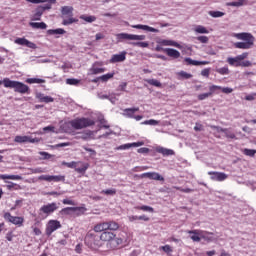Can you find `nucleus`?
Returning <instances> with one entry per match:
<instances>
[{
    "mask_svg": "<svg viewBox=\"0 0 256 256\" xmlns=\"http://www.w3.org/2000/svg\"><path fill=\"white\" fill-rule=\"evenodd\" d=\"M14 143H39V138L17 135L14 138Z\"/></svg>",
    "mask_w": 256,
    "mask_h": 256,
    "instance_id": "obj_11",
    "label": "nucleus"
},
{
    "mask_svg": "<svg viewBox=\"0 0 256 256\" xmlns=\"http://www.w3.org/2000/svg\"><path fill=\"white\" fill-rule=\"evenodd\" d=\"M39 155H41L42 159H51V154L47 152H39Z\"/></svg>",
    "mask_w": 256,
    "mask_h": 256,
    "instance_id": "obj_63",
    "label": "nucleus"
},
{
    "mask_svg": "<svg viewBox=\"0 0 256 256\" xmlns=\"http://www.w3.org/2000/svg\"><path fill=\"white\" fill-rule=\"evenodd\" d=\"M233 37L240 41L245 42H236L234 43V47L236 49H251L253 45H255V36L251 33L242 32V33H234Z\"/></svg>",
    "mask_w": 256,
    "mask_h": 256,
    "instance_id": "obj_1",
    "label": "nucleus"
},
{
    "mask_svg": "<svg viewBox=\"0 0 256 256\" xmlns=\"http://www.w3.org/2000/svg\"><path fill=\"white\" fill-rule=\"evenodd\" d=\"M4 87L6 89H14L15 93H20L21 95L29 93V86L27 84L9 78H4Z\"/></svg>",
    "mask_w": 256,
    "mask_h": 256,
    "instance_id": "obj_2",
    "label": "nucleus"
},
{
    "mask_svg": "<svg viewBox=\"0 0 256 256\" xmlns=\"http://www.w3.org/2000/svg\"><path fill=\"white\" fill-rule=\"evenodd\" d=\"M194 31L200 35H208L209 31L207 30V28L203 25H197L194 28Z\"/></svg>",
    "mask_w": 256,
    "mask_h": 256,
    "instance_id": "obj_32",
    "label": "nucleus"
},
{
    "mask_svg": "<svg viewBox=\"0 0 256 256\" xmlns=\"http://www.w3.org/2000/svg\"><path fill=\"white\" fill-rule=\"evenodd\" d=\"M160 249L164 251V253H173V249L170 245L161 246Z\"/></svg>",
    "mask_w": 256,
    "mask_h": 256,
    "instance_id": "obj_56",
    "label": "nucleus"
},
{
    "mask_svg": "<svg viewBox=\"0 0 256 256\" xmlns=\"http://www.w3.org/2000/svg\"><path fill=\"white\" fill-rule=\"evenodd\" d=\"M48 35H65V29L57 28V29H50L47 31Z\"/></svg>",
    "mask_w": 256,
    "mask_h": 256,
    "instance_id": "obj_33",
    "label": "nucleus"
},
{
    "mask_svg": "<svg viewBox=\"0 0 256 256\" xmlns=\"http://www.w3.org/2000/svg\"><path fill=\"white\" fill-rule=\"evenodd\" d=\"M210 73H211V69L209 68H205L201 71L202 77H209Z\"/></svg>",
    "mask_w": 256,
    "mask_h": 256,
    "instance_id": "obj_59",
    "label": "nucleus"
},
{
    "mask_svg": "<svg viewBox=\"0 0 256 256\" xmlns=\"http://www.w3.org/2000/svg\"><path fill=\"white\" fill-rule=\"evenodd\" d=\"M249 57V53L244 52L236 57H228L227 63L231 65V67H241V61H245Z\"/></svg>",
    "mask_w": 256,
    "mask_h": 256,
    "instance_id": "obj_6",
    "label": "nucleus"
},
{
    "mask_svg": "<svg viewBox=\"0 0 256 256\" xmlns=\"http://www.w3.org/2000/svg\"><path fill=\"white\" fill-rule=\"evenodd\" d=\"M136 209H140V211H146L148 213H153V207L151 206H139Z\"/></svg>",
    "mask_w": 256,
    "mask_h": 256,
    "instance_id": "obj_52",
    "label": "nucleus"
},
{
    "mask_svg": "<svg viewBox=\"0 0 256 256\" xmlns=\"http://www.w3.org/2000/svg\"><path fill=\"white\" fill-rule=\"evenodd\" d=\"M141 177L142 179H152L153 181H165V178L157 172H146Z\"/></svg>",
    "mask_w": 256,
    "mask_h": 256,
    "instance_id": "obj_13",
    "label": "nucleus"
},
{
    "mask_svg": "<svg viewBox=\"0 0 256 256\" xmlns=\"http://www.w3.org/2000/svg\"><path fill=\"white\" fill-rule=\"evenodd\" d=\"M196 39L200 43H209V37L207 36H198Z\"/></svg>",
    "mask_w": 256,
    "mask_h": 256,
    "instance_id": "obj_57",
    "label": "nucleus"
},
{
    "mask_svg": "<svg viewBox=\"0 0 256 256\" xmlns=\"http://www.w3.org/2000/svg\"><path fill=\"white\" fill-rule=\"evenodd\" d=\"M115 234L113 232L105 231L100 235V241H113Z\"/></svg>",
    "mask_w": 256,
    "mask_h": 256,
    "instance_id": "obj_27",
    "label": "nucleus"
},
{
    "mask_svg": "<svg viewBox=\"0 0 256 256\" xmlns=\"http://www.w3.org/2000/svg\"><path fill=\"white\" fill-rule=\"evenodd\" d=\"M243 153H244V155H247V157H255L256 150L245 148L243 150Z\"/></svg>",
    "mask_w": 256,
    "mask_h": 256,
    "instance_id": "obj_45",
    "label": "nucleus"
},
{
    "mask_svg": "<svg viewBox=\"0 0 256 256\" xmlns=\"http://www.w3.org/2000/svg\"><path fill=\"white\" fill-rule=\"evenodd\" d=\"M32 173L34 174L47 173V168H41V167L34 168L32 169Z\"/></svg>",
    "mask_w": 256,
    "mask_h": 256,
    "instance_id": "obj_53",
    "label": "nucleus"
},
{
    "mask_svg": "<svg viewBox=\"0 0 256 256\" xmlns=\"http://www.w3.org/2000/svg\"><path fill=\"white\" fill-rule=\"evenodd\" d=\"M85 244L91 249H97V247H101V238L93 232H88L85 237Z\"/></svg>",
    "mask_w": 256,
    "mask_h": 256,
    "instance_id": "obj_3",
    "label": "nucleus"
},
{
    "mask_svg": "<svg viewBox=\"0 0 256 256\" xmlns=\"http://www.w3.org/2000/svg\"><path fill=\"white\" fill-rule=\"evenodd\" d=\"M80 19H82V21H86V23H94V21H97V17L87 15H81Z\"/></svg>",
    "mask_w": 256,
    "mask_h": 256,
    "instance_id": "obj_37",
    "label": "nucleus"
},
{
    "mask_svg": "<svg viewBox=\"0 0 256 256\" xmlns=\"http://www.w3.org/2000/svg\"><path fill=\"white\" fill-rule=\"evenodd\" d=\"M57 209H59V203L52 202V203L43 205L40 208V213H44V215H52V213H55V211H57Z\"/></svg>",
    "mask_w": 256,
    "mask_h": 256,
    "instance_id": "obj_8",
    "label": "nucleus"
},
{
    "mask_svg": "<svg viewBox=\"0 0 256 256\" xmlns=\"http://www.w3.org/2000/svg\"><path fill=\"white\" fill-rule=\"evenodd\" d=\"M255 99H256V93L248 94V95L245 97V100H246V101H255Z\"/></svg>",
    "mask_w": 256,
    "mask_h": 256,
    "instance_id": "obj_60",
    "label": "nucleus"
},
{
    "mask_svg": "<svg viewBox=\"0 0 256 256\" xmlns=\"http://www.w3.org/2000/svg\"><path fill=\"white\" fill-rule=\"evenodd\" d=\"M0 179H2L3 181H5V179H11L12 181H21L23 177H21L20 175L1 174Z\"/></svg>",
    "mask_w": 256,
    "mask_h": 256,
    "instance_id": "obj_30",
    "label": "nucleus"
},
{
    "mask_svg": "<svg viewBox=\"0 0 256 256\" xmlns=\"http://www.w3.org/2000/svg\"><path fill=\"white\" fill-rule=\"evenodd\" d=\"M132 29H142V31H148L150 33H159V29L143 24L132 25Z\"/></svg>",
    "mask_w": 256,
    "mask_h": 256,
    "instance_id": "obj_20",
    "label": "nucleus"
},
{
    "mask_svg": "<svg viewBox=\"0 0 256 256\" xmlns=\"http://www.w3.org/2000/svg\"><path fill=\"white\" fill-rule=\"evenodd\" d=\"M127 59V52L123 51L120 54L112 55L110 63H123Z\"/></svg>",
    "mask_w": 256,
    "mask_h": 256,
    "instance_id": "obj_15",
    "label": "nucleus"
},
{
    "mask_svg": "<svg viewBox=\"0 0 256 256\" xmlns=\"http://www.w3.org/2000/svg\"><path fill=\"white\" fill-rule=\"evenodd\" d=\"M77 19L71 17V18H68V19H64L63 22H62V25H72V23H77Z\"/></svg>",
    "mask_w": 256,
    "mask_h": 256,
    "instance_id": "obj_49",
    "label": "nucleus"
},
{
    "mask_svg": "<svg viewBox=\"0 0 256 256\" xmlns=\"http://www.w3.org/2000/svg\"><path fill=\"white\" fill-rule=\"evenodd\" d=\"M100 193H102L103 195H116L117 190L115 188L112 189H107V190H102Z\"/></svg>",
    "mask_w": 256,
    "mask_h": 256,
    "instance_id": "obj_47",
    "label": "nucleus"
},
{
    "mask_svg": "<svg viewBox=\"0 0 256 256\" xmlns=\"http://www.w3.org/2000/svg\"><path fill=\"white\" fill-rule=\"evenodd\" d=\"M212 92H207V93H202L198 95V100L199 101H205V99H209V97H211Z\"/></svg>",
    "mask_w": 256,
    "mask_h": 256,
    "instance_id": "obj_46",
    "label": "nucleus"
},
{
    "mask_svg": "<svg viewBox=\"0 0 256 256\" xmlns=\"http://www.w3.org/2000/svg\"><path fill=\"white\" fill-rule=\"evenodd\" d=\"M80 164L82 166L76 168L77 173H85V171H87L89 169V164L88 163H83V162H80Z\"/></svg>",
    "mask_w": 256,
    "mask_h": 256,
    "instance_id": "obj_42",
    "label": "nucleus"
},
{
    "mask_svg": "<svg viewBox=\"0 0 256 256\" xmlns=\"http://www.w3.org/2000/svg\"><path fill=\"white\" fill-rule=\"evenodd\" d=\"M4 219L5 221H8V223L18 225V227L23 226V223L25 222V218L19 216H12L9 212L4 213Z\"/></svg>",
    "mask_w": 256,
    "mask_h": 256,
    "instance_id": "obj_7",
    "label": "nucleus"
},
{
    "mask_svg": "<svg viewBox=\"0 0 256 256\" xmlns=\"http://www.w3.org/2000/svg\"><path fill=\"white\" fill-rule=\"evenodd\" d=\"M178 75L180 77H182L183 79H191V77H193V75H191V74H189V73H187L185 71L179 72Z\"/></svg>",
    "mask_w": 256,
    "mask_h": 256,
    "instance_id": "obj_55",
    "label": "nucleus"
},
{
    "mask_svg": "<svg viewBox=\"0 0 256 256\" xmlns=\"http://www.w3.org/2000/svg\"><path fill=\"white\" fill-rule=\"evenodd\" d=\"M107 229L109 231H117V229H119V224L117 222H113V221H110V222H107Z\"/></svg>",
    "mask_w": 256,
    "mask_h": 256,
    "instance_id": "obj_38",
    "label": "nucleus"
},
{
    "mask_svg": "<svg viewBox=\"0 0 256 256\" xmlns=\"http://www.w3.org/2000/svg\"><path fill=\"white\" fill-rule=\"evenodd\" d=\"M57 229H61V222L58 220H50L46 225V235L50 237Z\"/></svg>",
    "mask_w": 256,
    "mask_h": 256,
    "instance_id": "obj_9",
    "label": "nucleus"
},
{
    "mask_svg": "<svg viewBox=\"0 0 256 256\" xmlns=\"http://www.w3.org/2000/svg\"><path fill=\"white\" fill-rule=\"evenodd\" d=\"M216 73H219V75H229L231 71H229V67L224 66L222 68H217Z\"/></svg>",
    "mask_w": 256,
    "mask_h": 256,
    "instance_id": "obj_40",
    "label": "nucleus"
},
{
    "mask_svg": "<svg viewBox=\"0 0 256 256\" xmlns=\"http://www.w3.org/2000/svg\"><path fill=\"white\" fill-rule=\"evenodd\" d=\"M36 99H38L39 103H53L55 99L51 96H47L41 92L36 93Z\"/></svg>",
    "mask_w": 256,
    "mask_h": 256,
    "instance_id": "obj_17",
    "label": "nucleus"
},
{
    "mask_svg": "<svg viewBox=\"0 0 256 256\" xmlns=\"http://www.w3.org/2000/svg\"><path fill=\"white\" fill-rule=\"evenodd\" d=\"M108 227L109 226H107V222H102L94 226V231L95 233H101L103 231L105 232L108 231Z\"/></svg>",
    "mask_w": 256,
    "mask_h": 256,
    "instance_id": "obj_28",
    "label": "nucleus"
},
{
    "mask_svg": "<svg viewBox=\"0 0 256 256\" xmlns=\"http://www.w3.org/2000/svg\"><path fill=\"white\" fill-rule=\"evenodd\" d=\"M146 83L153 85V87H162V84L157 79H148L146 80Z\"/></svg>",
    "mask_w": 256,
    "mask_h": 256,
    "instance_id": "obj_44",
    "label": "nucleus"
},
{
    "mask_svg": "<svg viewBox=\"0 0 256 256\" xmlns=\"http://www.w3.org/2000/svg\"><path fill=\"white\" fill-rule=\"evenodd\" d=\"M208 14L210 15V17H213L214 19L225 16V13L221 11H209Z\"/></svg>",
    "mask_w": 256,
    "mask_h": 256,
    "instance_id": "obj_39",
    "label": "nucleus"
},
{
    "mask_svg": "<svg viewBox=\"0 0 256 256\" xmlns=\"http://www.w3.org/2000/svg\"><path fill=\"white\" fill-rule=\"evenodd\" d=\"M184 61L187 63V65H193L195 67L199 65H209V61H197L191 58H185Z\"/></svg>",
    "mask_w": 256,
    "mask_h": 256,
    "instance_id": "obj_26",
    "label": "nucleus"
},
{
    "mask_svg": "<svg viewBox=\"0 0 256 256\" xmlns=\"http://www.w3.org/2000/svg\"><path fill=\"white\" fill-rule=\"evenodd\" d=\"M164 53H166V55H168V57H171L172 59H179V57H181V52L173 48H165Z\"/></svg>",
    "mask_w": 256,
    "mask_h": 256,
    "instance_id": "obj_21",
    "label": "nucleus"
},
{
    "mask_svg": "<svg viewBox=\"0 0 256 256\" xmlns=\"http://www.w3.org/2000/svg\"><path fill=\"white\" fill-rule=\"evenodd\" d=\"M117 151H126L127 149H131V144H124V145H120L117 148Z\"/></svg>",
    "mask_w": 256,
    "mask_h": 256,
    "instance_id": "obj_54",
    "label": "nucleus"
},
{
    "mask_svg": "<svg viewBox=\"0 0 256 256\" xmlns=\"http://www.w3.org/2000/svg\"><path fill=\"white\" fill-rule=\"evenodd\" d=\"M77 211H83V207H66L60 211V215H73Z\"/></svg>",
    "mask_w": 256,
    "mask_h": 256,
    "instance_id": "obj_19",
    "label": "nucleus"
},
{
    "mask_svg": "<svg viewBox=\"0 0 256 256\" xmlns=\"http://www.w3.org/2000/svg\"><path fill=\"white\" fill-rule=\"evenodd\" d=\"M120 94L116 93H109V94H98L99 99H109L113 105L117 102V97H119ZM117 96V97H116Z\"/></svg>",
    "mask_w": 256,
    "mask_h": 256,
    "instance_id": "obj_23",
    "label": "nucleus"
},
{
    "mask_svg": "<svg viewBox=\"0 0 256 256\" xmlns=\"http://www.w3.org/2000/svg\"><path fill=\"white\" fill-rule=\"evenodd\" d=\"M66 83H67V85H79L80 80L75 79V78H68L66 80Z\"/></svg>",
    "mask_w": 256,
    "mask_h": 256,
    "instance_id": "obj_51",
    "label": "nucleus"
},
{
    "mask_svg": "<svg viewBox=\"0 0 256 256\" xmlns=\"http://www.w3.org/2000/svg\"><path fill=\"white\" fill-rule=\"evenodd\" d=\"M26 83H29L30 85H33L34 83L41 84V83H45V79L28 78V79H26Z\"/></svg>",
    "mask_w": 256,
    "mask_h": 256,
    "instance_id": "obj_36",
    "label": "nucleus"
},
{
    "mask_svg": "<svg viewBox=\"0 0 256 256\" xmlns=\"http://www.w3.org/2000/svg\"><path fill=\"white\" fill-rule=\"evenodd\" d=\"M158 124H159V121L153 120V119L145 120L144 122H141V125H151V126H155V125H158Z\"/></svg>",
    "mask_w": 256,
    "mask_h": 256,
    "instance_id": "obj_48",
    "label": "nucleus"
},
{
    "mask_svg": "<svg viewBox=\"0 0 256 256\" xmlns=\"http://www.w3.org/2000/svg\"><path fill=\"white\" fill-rule=\"evenodd\" d=\"M41 17H43V10L37 7L31 17V21H41Z\"/></svg>",
    "mask_w": 256,
    "mask_h": 256,
    "instance_id": "obj_29",
    "label": "nucleus"
},
{
    "mask_svg": "<svg viewBox=\"0 0 256 256\" xmlns=\"http://www.w3.org/2000/svg\"><path fill=\"white\" fill-rule=\"evenodd\" d=\"M62 15H73V7L71 6H63L61 8Z\"/></svg>",
    "mask_w": 256,
    "mask_h": 256,
    "instance_id": "obj_35",
    "label": "nucleus"
},
{
    "mask_svg": "<svg viewBox=\"0 0 256 256\" xmlns=\"http://www.w3.org/2000/svg\"><path fill=\"white\" fill-rule=\"evenodd\" d=\"M29 25L32 29H47V24L45 22H30Z\"/></svg>",
    "mask_w": 256,
    "mask_h": 256,
    "instance_id": "obj_31",
    "label": "nucleus"
},
{
    "mask_svg": "<svg viewBox=\"0 0 256 256\" xmlns=\"http://www.w3.org/2000/svg\"><path fill=\"white\" fill-rule=\"evenodd\" d=\"M157 43L158 45H162L163 47H177V49H181L180 44L173 40L160 39L157 40Z\"/></svg>",
    "mask_w": 256,
    "mask_h": 256,
    "instance_id": "obj_16",
    "label": "nucleus"
},
{
    "mask_svg": "<svg viewBox=\"0 0 256 256\" xmlns=\"http://www.w3.org/2000/svg\"><path fill=\"white\" fill-rule=\"evenodd\" d=\"M113 77H115V73H108L98 77V79L103 83H107V81H109V79H113Z\"/></svg>",
    "mask_w": 256,
    "mask_h": 256,
    "instance_id": "obj_34",
    "label": "nucleus"
},
{
    "mask_svg": "<svg viewBox=\"0 0 256 256\" xmlns=\"http://www.w3.org/2000/svg\"><path fill=\"white\" fill-rule=\"evenodd\" d=\"M211 176L212 181H225L227 179V174L223 172H208Z\"/></svg>",
    "mask_w": 256,
    "mask_h": 256,
    "instance_id": "obj_18",
    "label": "nucleus"
},
{
    "mask_svg": "<svg viewBox=\"0 0 256 256\" xmlns=\"http://www.w3.org/2000/svg\"><path fill=\"white\" fill-rule=\"evenodd\" d=\"M202 239H205V241H215V238L213 237V233H209V232H202L201 235Z\"/></svg>",
    "mask_w": 256,
    "mask_h": 256,
    "instance_id": "obj_41",
    "label": "nucleus"
},
{
    "mask_svg": "<svg viewBox=\"0 0 256 256\" xmlns=\"http://www.w3.org/2000/svg\"><path fill=\"white\" fill-rule=\"evenodd\" d=\"M103 67V62H95L92 64V67L89 69V75H101V73H105V68Z\"/></svg>",
    "mask_w": 256,
    "mask_h": 256,
    "instance_id": "obj_12",
    "label": "nucleus"
},
{
    "mask_svg": "<svg viewBox=\"0 0 256 256\" xmlns=\"http://www.w3.org/2000/svg\"><path fill=\"white\" fill-rule=\"evenodd\" d=\"M62 203L63 205H75V201L69 199H64Z\"/></svg>",
    "mask_w": 256,
    "mask_h": 256,
    "instance_id": "obj_64",
    "label": "nucleus"
},
{
    "mask_svg": "<svg viewBox=\"0 0 256 256\" xmlns=\"http://www.w3.org/2000/svg\"><path fill=\"white\" fill-rule=\"evenodd\" d=\"M79 163H81V162L72 161V162H68V164H66V165L69 169H76V167H77V165H79Z\"/></svg>",
    "mask_w": 256,
    "mask_h": 256,
    "instance_id": "obj_58",
    "label": "nucleus"
},
{
    "mask_svg": "<svg viewBox=\"0 0 256 256\" xmlns=\"http://www.w3.org/2000/svg\"><path fill=\"white\" fill-rule=\"evenodd\" d=\"M201 230H189L188 233L189 235H191V239L192 241H195L196 243H199V241H201V235H202Z\"/></svg>",
    "mask_w": 256,
    "mask_h": 256,
    "instance_id": "obj_24",
    "label": "nucleus"
},
{
    "mask_svg": "<svg viewBox=\"0 0 256 256\" xmlns=\"http://www.w3.org/2000/svg\"><path fill=\"white\" fill-rule=\"evenodd\" d=\"M118 41H145V35L119 33L116 35Z\"/></svg>",
    "mask_w": 256,
    "mask_h": 256,
    "instance_id": "obj_5",
    "label": "nucleus"
},
{
    "mask_svg": "<svg viewBox=\"0 0 256 256\" xmlns=\"http://www.w3.org/2000/svg\"><path fill=\"white\" fill-rule=\"evenodd\" d=\"M132 45H134L136 47H142V49L149 47L148 42H133Z\"/></svg>",
    "mask_w": 256,
    "mask_h": 256,
    "instance_id": "obj_50",
    "label": "nucleus"
},
{
    "mask_svg": "<svg viewBox=\"0 0 256 256\" xmlns=\"http://www.w3.org/2000/svg\"><path fill=\"white\" fill-rule=\"evenodd\" d=\"M252 63L249 60L241 61L240 67H251Z\"/></svg>",
    "mask_w": 256,
    "mask_h": 256,
    "instance_id": "obj_61",
    "label": "nucleus"
},
{
    "mask_svg": "<svg viewBox=\"0 0 256 256\" xmlns=\"http://www.w3.org/2000/svg\"><path fill=\"white\" fill-rule=\"evenodd\" d=\"M93 125H95V121L89 118H81L71 121V126L74 129H85V127H91Z\"/></svg>",
    "mask_w": 256,
    "mask_h": 256,
    "instance_id": "obj_4",
    "label": "nucleus"
},
{
    "mask_svg": "<svg viewBox=\"0 0 256 256\" xmlns=\"http://www.w3.org/2000/svg\"><path fill=\"white\" fill-rule=\"evenodd\" d=\"M39 181H48V183H51L54 181V183H61L65 182V176L63 175H56V176H51V175H41L38 177Z\"/></svg>",
    "mask_w": 256,
    "mask_h": 256,
    "instance_id": "obj_10",
    "label": "nucleus"
},
{
    "mask_svg": "<svg viewBox=\"0 0 256 256\" xmlns=\"http://www.w3.org/2000/svg\"><path fill=\"white\" fill-rule=\"evenodd\" d=\"M14 43H16V45H22L24 47H28L29 49L37 48V44L27 40L26 38H16L14 40Z\"/></svg>",
    "mask_w": 256,
    "mask_h": 256,
    "instance_id": "obj_14",
    "label": "nucleus"
},
{
    "mask_svg": "<svg viewBox=\"0 0 256 256\" xmlns=\"http://www.w3.org/2000/svg\"><path fill=\"white\" fill-rule=\"evenodd\" d=\"M157 153H161L164 157H169L171 155H175V151L168 149V148H163L161 146L156 148Z\"/></svg>",
    "mask_w": 256,
    "mask_h": 256,
    "instance_id": "obj_25",
    "label": "nucleus"
},
{
    "mask_svg": "<svg viewBox=\"0 0 256 256\" xmlns=\"http://www.w3.org/2000/svg\"><path fill=\"white\" fill-rule=\"evenodd\" d=\"M219 132L225 133L226 137L228 139H235V134L231 133L229 130L227 129H223V128H218Z\"/></svg>",
    "mask_w": 256,
    "mask_h": 256,
    "instance_id": "obj_43",
    "label": "nucleus"
},
{
    "mask_svg": "<svg viewBox=\"0 0 256 256\" xmlns=\"http://www.w3.org/2000/svg\"><path fill=\"white\" fill-rule=\"evenodd\" d=\"M137 111H139V107H135V108H126L123 110V117H128L129 119H133L135 117V113H137Z\"/></svg>",
    "mask_w": 256,
    "mask_h": 256,
    "instance_id": "obj_22",
    "label": "nucleus"
},
{
    "mask_svg": "<svg viewBox=\"0 0 256 256\" xmlns=\"http://www.w3.org/2000/svg\"><path fill=\"white\" fill-rule=\"evenodd\" d=\"M143 145H145L144 142H133V143H130V148L131 147H143Z\"/></svg>",
    "mask_w": 256,
    "mask_h": 256,
    "instance_id": "obj_62",
    "label": "nucleus"
}]
</instances>
